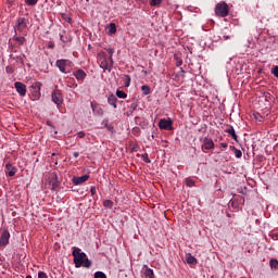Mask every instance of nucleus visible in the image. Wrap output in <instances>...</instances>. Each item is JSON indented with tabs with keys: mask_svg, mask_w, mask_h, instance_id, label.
I'll use <instances>...</instances> for the list:
<instances>
[{
	"mask_svg": "<svg viewBox=\"0 0 278 278\" xmlns=\"http://www.w3.org/2000/svg\"><path fill=\"white\" fill-rule=\"evenodd\" d=\"M116 101H118V98H116V96H114V94H111L108 98L109 105H113V108H116Z\"/></svg>",
	"mask_w": 278,
	"mask_h": 278,
	"instance_id": "19",
	"label": "nucleus"
},
{
	"mask_svg": "<svg viewBox=\"0 0 278 278\" xmlns=\"http://www.w3.org/2000/svg\"><path fill=\"white\" fill-rule=\"evenodd\" d=\"M15 40H16V42H18V45L25 43V37H16Z\"/></svg>",
	"mask_w": 278,
	"mask_h": 278,
	"instance_id": "34",
	"label": "nucleus"
},
{
	"mask_svg": "<svg viewBox=\"0 0 278 278\" xmlns=\"http://www.w3.org/2000/svg\"><path fill=\"white\" fill-rule=\"evenodd\" d=\"M162 0H151L150 5H160Z\"/></svg>",
	"mask_w": 278,
	"mask_h": 278,
	"instance_id": "36",
	"label": "nucleus"
},
{
	"mask_svg": "<svg viewBox=\"0 0 278 278\" xmlns=\"http://www.w3.org/2000/svg\"><path fill=\"white\" fill-rule=\"evenodd\" d=\"M160 129H165L166 131H173V121L163 118L159 122Z\"/></svg>",
	"mask_w": 278,
	"mask_h": 278,
	"instance_id": "5",
	"label": "nucleus"
},
{
	"mask_svg": "<svg viewBox=\"0 0 278 278\" xmlns=\"http://www.w3.org/2000/svg\"><path fill=\"white\" fill-rule=\"evenodd\" d=\"M130 108H131V110H136L137 105L132 103V104L130 105Z\"/></svg>",
	"mask_w": 278,
	"mask_h": 278,
	"instance_id": "45",
	"label": "nucleus"
},
{
	"mask_svg": "<svg viewBox=\"0 0 278 278\" xmlns=\"http://www.w3.org/2000/svg\"><path fill=\"white\" fill-rule=\"evenodd\" d=\"M71 61L66 59L58 60L55 66L61 71V73H68V67L71 66Z\"/></svg>",
	"mask_w": 278,
	"mask_h": 278,
	"instance_id": "4",
	"label": "nucleus"
},
{
	"mask_svg": "<svg viewBox=\"0 0 278 278\" xmlns=\"http://www.w3.org/2000/svg\"><path fill=\"white\" fill-rule=\"evenodd\" d=\"M50 184L52 186V190L60 187V181H58V174L55 172L49 175Z\"/></svg>",
	"mask_w": 278,
	"mask_h": 278,
	"instance_id": "11",
	"label": "nucleus"
},
{
	"mask_svg": "<svg viewBox=\"0 0 278 278\" xmlns=\"http://www.w3.org/2000/svg\"><path fill=\"white\" fill-rule=\"evenodd\" d=\"M47 125H48L49 127H52L51 122H47Z\"/></svg>",
	"mask_w": 278,
	"mask_h": 278,
	"instance_id": "46",
	"label": "nucleus"
},
{
	"mask_svg": "<svg viewBox=\"0 0 278 278\" xmlns=\"http://www.w3.org/2000/svg\"><path fill=\"white\" fill-rule=\"evenodd\" d=\"M62 18H64L66 23H71V21H73L71 16H67L66 14H62Z\"/></svg>",
	"mask_w": 278,
	"mask_h": 278,
	"instance_id": "39",
	"label": "nucleus"
},
{
	"mask_svg": "<svg viewBox=\"0 0 278 278\" xmlns=\"http://www.w3.org/2000/svg\"><path fill=\"white\" fill-rule=\"evenodd\" d=\"M38 278H49L45 271H39L38 273Z\"/></svg>",
	"mask_w": 278,
	"mask_h": 278,
	"instance_id": "38",
	"label": "nucleus"
},
{
	"mask_svg": "<svg viewBox=\"0 0 278 278\" xmlns=\"http://www.w3.org/2000/svg\"><path fill=\"white\" fill-rule=\"evenodd\" d=\"M26 5H36L38 3V0H25Z\"/></svg>",
	"mask_w": 278,
	"mask_h": 278,
	"instance_id": "32",
	"label": "nucleus"
},
{
	"mask_svg": "<svg viewBox=\"0 0 278 278\" xmlns=\"http://www.w3.org/2000/svg\"><path fill=\"white\" fill-rule=\"evenodd\" d=\"M77 136H78V138H86V132L79 131V132L77 134Z\"/></svg>",
	"mask_w": 278,
	"mask_h": 278,
	"instance_id": "40",
	"label": "nucleus"
},
{
	"mask_svg": "<svg viewBox=\"0 0 278 278\" xmlns=\"http://www.w3.org/2000/svg\"><path fill=\"white\" fill-rule=\"evenodd\" d=\"M5 169H7V175H9V177H14V175H16V167L12 166L11 163H8L5 165Z\"/></svg>",
	"mask_w": 278,
	"mask_h": 278,
	"instance_id": "15",
	"label": "nucleus"
},
{
	"mask_svg": "<svg viewBox=\"0 0 278 278\" xmlns=\"http://www.w3.org/2000/svg\"><path fill=\"white\" fill-rule=\"evenodd\" d=\"M269 266H270V268H277L278 267V261L277 260H270Z\"/></svg>",
	"mask_w": 278,
	"mask_h": 278,
	"instance_id": "31",
	"label": "nucleus"
},
{
	"mask_svg": "<svg viewBox=\"0 0 278 278\" xmlns=\"http://www.w3.org/2000/svg\"><path fill=\"white\" fill-rule=\"evenodd\" d=\"M235 156L238 157V160H240V157H242V151L235 149Z\"/></svg>",
	"mask_w": 278,
	"mask_h": 278,
	"instance_id": "35",
	"label": "nucleus"
},
{
	"mask_svg": "<svg viewBox=\"0 0 278 278\" xmlns=\"http://www.w3.org/2000/svg\"><path fill=\"white\" fill-rule=\"evenodd\" d=\"M16 92L20 93V97H25V94H27V86H25V84L16 81L14 84Z\"/></svg>",
	"mask_w": 278,
	"mask_h": 278,
	"instance_id": "8",
	"label": "nucleus"
},
{
	"mask_svg": "<svg viewBox=\"0 0 278 278\" xmlns=\"http://www.w3.org/2000/svg\"><path fill=\"white\" fill-rule=\"evenodd\" d=\"M104 207H109V210H112V207L114 206V202H112V200H105L103 202Z\"/></svg>",
	"mask_w": 278,
	"mask_h": 278,
	"instance_id": "25",
	"label": "nucleus"
},
{
	"mask_svg": "<svg viewBox=\"0 0 278 278\" xmlns=\"http://www.w3.org/2000/svg\"><path fill=\"white\" fill-rule=\"evenodd\" d=\"M142 93L147 97V94H151V87L149 85L141 86Z\"/></svg>",
	"mask_w": 278,
	"mask_h": 278,
	"instance_id": "22",
	"label": "nucleus"
},
{
	"mask_svg": "<svg viewBox=\"0 0 278 278\" xmlns=\"http://www.w3.org/2000/svg\"><path fill=\"white\" fill-rule=\"evenodd\" d=\"M223 147H224V148L227 147V143H223Z\"/></svg>",
	"mask_w": 278,
	"mask_h": 278,
	"instance_id": "48",
	"label": "nucleus"
},
{
	"mask_svg": "<svg viewBox=\"0 0 278 278\" xmlns=\"http://www.w3.org/2000/svg\"><path fill=\"white\" fill-rule=\"evenodd\" d=\"M90 192H91V194H94L97 192V188L91 187Z\"/></svg>",
	"mask_w": 278,
	"mask_h": 278,
	"instance_id": "41",
	"label": "nucleus"
},
{
	"mask_svg": "<svg viewBox=\"0 0 278 278\" xmlns=\"http://www.w3.org/2000/svg\"><path fill=\"white\" fill-rule=\"evenodd\" d=\"M229 38H231L229 35L224 36V40H229Z\"/></svg>",
	"mask_w": 278,
	"mask_h": 278,
	"instance_id": "44",
	"label": "nucleus"
},
{
	"mask_svg": "<svg viewBox=\"0 0 278 278\" xmlns=\"http://www.w3.org/2000/svg\"><path fill=\"white\" fill-rule=\"evenodd\" d=\"M88 179H90L89 175H83V176H79V177H74L72 179V181H73L74 186H80V184H86V181H88Z\"/></svg>",
	"mask_w": 278,
	"mask_h": 278,
	"instance_id": "10",
	"label": "nucleus"
},
{
	"mask_svg": "<svg viewBox=\"0 0 278 278\" xmlns=\"http://www.w3.org/2000/svg\"><path fill=\"white\" fill-rule=\"evenodd\" d=\"M10 58H11L12 60H18V56H14V54H11Z\"/></svg>",
	"mask_w": 278,
	"mask_h": 278,
	"instance_id": "43",
	"label": "nucleus"
},
{
	"mask_svg": "<svg viewBox=\"0 0 278 278\" xmlns=\"http://www.w3.org/2000/svg\"><path fill=\"white\" fill-rule=\"evenodd\" d=\"M226 134H229L233 140H238V135H236V129L232 126H229L226 130Z\"/></svg>",
	"mask_w": 278,
	"mask_h": 278,
	"instance_id": "18",
	"label": "nucleus"
},
{
	"mask_svg": "<svg viewBox=\"0 0 278 278\" xmlns=\"http://www.w3.org/2000/svg\"><path fill=\"white\" fill-rule=\"evenodd\" d=\"M129 84H131V77L129 75L125 76V87L129 88Z\"/></svg>",
	"mask_w": 278,
	"mask_h": 278,
	"instance_id": "28",
	"label": "nucleus"
},
{
	"mask_svg": "<svg viewBox=\"0 0 278 278\" xmlns=\"http://www.w3.org/2000/svg\"><path fill=\"white\" fill-rule=\"evenodd\" d=\"M94 278H108V276H105V273L103 271H96Z\"/></svg>",
	"mask_w": 278,
	"mask_h": 278,
	"instance_id": "27",
	"label": "nucleus"
},
{
	"mask_svg": "<svg viewBox=\"0 0 278 278\" xmlns=\"http://www.w3.org/2000/svg\"><path fill=\"white\" fill-rule=\"evenodd\" d=\"M102 125L109 130V131H114V126L110 125V122L108 119L102 121Z\"/></svg>",
	"mask_w": 278,
	"mask_h": 278,
	"instance_id": "21",
	"label": "nucleus"
},
{
	"mask_svg": "<svg viewBox=\"0 0 278 278\" xmlns=\"http://www.w3.org/2000/svg\"><path fill=\"white\" fill-rule=\"evenodd\" d=\"M15 29L17 31H23L24 29H27V18L18 17L16 21Z\"/></svg>",
	"mask_w": 278,
	"mask_h": 278,
	"instance_id": "7",
	"label": "nucleus"
},
{
	"mask_svg": "<svg viewBox=\"0 0 278 278\" xmlns=\"http://www.w3.org/2000/svg\"><path fill=\"white\" fill-rule=\"evenodd\" d=\"M151 138H152V140L155 139V135H152Z\"/></svg>",
	"mask_w": 278,
	"mask_h": 278,
	"instance_id": "47",
	"label": "nucleus"
},
{
	"mask_svg": "<svg viewBox=\"0 0 278 278\" xmlns=\"http://www.w3.org/2000/svg\"><path fill=\"white\" fill-rule=\"evenodd\" d=\"M26 278H31V276H26Z\"/></svg>",
	"mask_w": 278,
	"mask_h": 278,
	"instance_id": "49",
	"label": "nucleus"
},
{
	"mask_svg": "<svg viewBox=\"0 0 278 278\" xmlns=\"http://www.w3.org/2000/svg\"><path fill=\"white\" fill-rule=\"evenodd\" d=\"M116 97H118V99H127V93H125L123 90H117Z\"/></svg>",
	"mask_w": 278,
	"mask_h": 278,
	"instance_id": "24",
	"label": "nucleus"
},
{
	"mask_svg": "<svg viewBox=\"0 0 278 278\" xmlns=\"http://www.w3.org/2000/svg\"><path fill=\"white\" fill-rule=\"evenodd\" d=\"M187 264H197V257H194L192 254H187L186 256Z\"/></svg>",
	"mask_w": 278,
	"mask_h": 278,
	"instance_id": "20",
	"label": "nucleus"
},
{
	"mask_svg": "<svg viewBox=\"0 0 278 278\" xmlns=\"http://www.w3.org/2000/svg\"><path fill=\"white\" fill-rule=\"evenodd\" d=\"M215 14L217 16H222V18H225V16L229 15V5H227L225 2L217 3L215 7Z\"/></svg>",
	"mask_w": 278,
	"mask_h": 278,
	"instance_id": "3",
	"label": "nucleus"
},
{
	"mask_svg": "<svg viewBox=\"0 0 278 278\" xmlns=\"http://www.w3.org/2000/svg\"><path fill=\"white\" fill-rule=\"evenodd\" d=\"M36 90L37 97H40V83H36L35 85L31 86Z\"/></svg>",
	"mask_w": 278,
	"mask_h": 278,
	"instance_id": "26",
	"label": "nucleus"
},
{
	"mask_svg": "<svg viewBox=\"0 0 278 278\" xmlns=\"http://www.w3.org/2000/svg\"><path fill=\"white\" fill-rule=\"evenodd\" d=\"M143 162H146V164H151V160L149 159V154L144 153L141 155Z\"/></svg>",
	"mask_w": 278,
	"mask_h": 278,
	"instance_id": "29",
	"label": "nucleus"
},
{
	"mask_svg": "<svg viewBox=\"0 0 278 278\" xmlns=\"http://www.w3.org/2000/svg\"><path fill=\"white\" fill-rule=\"evenodd\" d=\"M91 110L93 114H96L97 116H103V114L105 113V111L103 110V108H101V105L93 102H91Z\"/></svg>",
	"mask_w": 278,
	"mask_h": 278,
	"instance_id": "13",
	"label": "nucleus"
},
{
	"mask_svg": "<svg viewBox=\"0 0 278 278\" xmlns=\"http://www.w3.org/2000/svg\"><path fill=\"white\" fill-rule=\"evenodd\" d=\"M52 101L53 103H55V105H58V108H60V105H62V103L64 102V98H62V93H60V91H53Z\"/></svg>",
	"mask_w": 278,
	"mask_h": 278,
	"instance_id": "9",
	"label": "nucleus"
},
{
	"mask_svg": "<svg viewBox=\"0 0 278 278\" xmlns=\"http://www.w3.org/2000/svg\"><path fill=\"white\" fill-rule=\"evenodd\" d=\"M74 76L76 77L77 81H84V79H86V72H84V70H77L74 73Z\"/></svg>",
	"mask_w": 278,
	"mask_h": 278,
	"instance_id": "16",
	"label": "nucleus"
},
{
	"mask_svg": "<svg viewBox=\"0 0 278 278\" xmlns=\"http://www.w3.org/2000/svg\"><path fill=\"white\" fill-rule=\"evenodd\" d=\"M72 255L74 257V264L76 268H81V266L85 268H90V266H92V261L88 260L86 253L81 252V249L74 247Z\"/></svg>",
	"mask_w": 278,
	"mask_h": 278,
	"instance_id": "1",
	"label": "nucleus"
},
{
	"mask_svg": "<svg viewBox=\"0 0 278 278\" xmlns=\"http://www.w3.org/2000/svg\"><path fill=\"white\" fill-rule=\"evenodd\" d=\"M175 60H176V66H181V64H184V61L179 58H177V54H175Z\"/></svg>",
	"mask_w": 278,
	"mask_h": 278,
	"instance_id": "33",
	"label": "nucleus"
},
{
	"mask_svg": "<svg viewBox=\"0 0 278 278\" xmlns=\"http://www.w3.org/2000/svg\"><path fill=\"white\" fill-rule=\"evenodd\" d=\"M203 149H206V151H210V149H214V141L210 138H204Z\"/></svg>",
	"mask_w": 278,
	"mask_h": 278,
	"instance_id": "14",
	"label": "nucleus"
},
{
	"mask_svg": "<svg viewBox=\"0 0 278 278\" xmlns=\"http://www.w3.org/2000/svg\"><path fill=\"white\" fill-rule=\"evenodd\" d=\"M109 34L112 36V34H116V24L111 23L109 26Z\"/></svg>",
	"mask_w": 278,
	"mask_h": 278,
	"instance_id": "23",
	"label": "nucleus"
},
{
	"mask_svg": "<svg viewBox=\"0 0 278 278\" xmlns=\"http://www.w3.org/2000/svg\"><path fill=\"white\" fill-rule=\"evenodd\" d=\"M273 75H274L275 77H277V79H278V65L274 66V68H273Z\"/></svg>",
	"mask_w": 278,
	"mask_h": 278,
	"instance_id": "37",
	"label": "nucleus"
},
{
	"mask_svg": "<svg viewBox=\"0 0 278 278\" xmlns=\"http://www.w3.org/2000/svg\"><path fill=\"white\" fill-rule=\"evenodd\" d=\"M73 155L75 159H77V157H79V152H74Z\"/></svg>",
	"mask_w": 278,
	"mask_h": 278,
	"instance_id": "42",
	"label": "nucleus"
},
{
	"mask_svg": "<svg viewBox=\"0 0 278 278\" xmlns=\"http://www.w3.org/2000/svg\"><path fill=\"white\" fill-rule=\"evenodd\" d=\"M185 181L186 186H188L189 188H192V186H194V181L192 180V178H187Z\"/></svg>",
	"mask_w": 278,
	"mask_h": 278,
	"instance_id": "30",
	"label": "nucleus"
},
{
	"mask_svg": "<svg viewBox=\"0 0 278 278\" xmlns=\"http://www.w3.org/2000/svg\"><path fill=\"white\" fill-rule=\"evenodd\" d=\"M60 40H61V42H64V45H66V42H72L73 37L71 36V33H68L66 30H62L60 33Z\"/></svg>",
	"mask_w": 278,
	"mask_h": 278,
	"instance_id": "12",
	"label": "nucleus"
},
{
	"mask_svg": "<svg viewBox=\"0 0 278 278\" xmlns=\"http://www.w3.org/2000/svg\"><path fill=\"white\" fill-rule=\"evenodd\" d=\"M143 277L144 278H153V277H155V274H153V269H151V268L147 267V265H144Z\"/></svg>",
	"mask_w": 278,
	"mask_h": 278,
	"instance_id": "17",
	"label": "nucleus"
},
{
	"mask_svg": "<svg viewBox=\"0 0 278 278\" xmlns=\"http://www.w3.org/2000/svg\"><path fill=\"white\" fill-rule=\"evenodd\" d=\"M9 242H10V231H8V229H4L1 232L0 247H8Z\"/></svg>",
	"mask_w": 278,
	"mask_h": 278,
	"instance_id": "6",
	"label": "nucleus"
},
{
	"mask_svg": "<svg viewBox=\"0 0 278 278\" xmlns=\"http://www.w3.org/2000/svg\"><path fill=\"white\" fill-rule=\"evenodd\" d=\"M108 53L101 51L98 54L100 62V68H103V71H108L109 73H112V66H114V60L112 59L114 55V50L112 48L106 49Z\"/></svg>",
	"mask_w": 278,
	"mask_h": 278,
	"instance_id": "2",
	"label": "nucleus"
}]
</instances>
